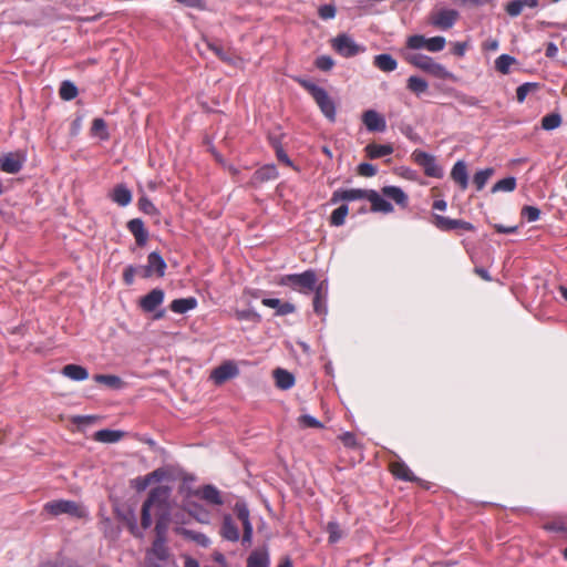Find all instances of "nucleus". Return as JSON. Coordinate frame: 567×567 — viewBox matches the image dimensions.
<instances>
[{
  "label": "nucleus",
  "mask_w": 567,
  "mask_h": 567,
  "mask_svg": "<svg viewBox=\"0 0 567 567\" xmlns=\"http://www.w3.org/2000/svg\"><path fill=\"white\" fill-rule=\"evenodd\" d=\"M389 468L392 475L398 480L404 482H415L420 484L422 483V480L416 477L410 467L402 461H394L390 463Z\"/></svg>",
  "instance_id": "obj_14"
},
{
  "label": "nucleus",
  "mask_w": 567,
  "mask_h": 567,
  "mask_svg": "<svg viewBox=\"0 0 567 567\" xmlns=\"http://www.w3.org/2000/svg\"><path fill=\"white\" fill-rule=\"evenodd\" d=\"M276 385L281 390H288L295 384V377L284 369H276L274 371Z\"/></svg>",
  "instance_id": "obj_32"
},
{
  "label": "nucleus",
  "mask_w": 567,
  "mask_h": 567,
  "mask_svg": "<svg viewBox=\"0 0 567 567\" xmlns=\"http://www.w3.org/2000/svg\"><path fill=\"white\" fill-rule=\"evenodd\" d=\"M165 543V537H156L148 554L153 555L158 560H167L169 557V551Z\"/></svg>",
  "instance_id": "obj_31"
},
{
  "label": "nucleus",
  "mask_w": 567,
  "mask_h": 567,
  "mask_svg": "<svg viewBox=\"0 0 567 567\" xmlns=\"http://www.w3.org/2000/svg\"><path fill=\"white\" fill-rule=\"evenodd\" d=\"M373 64L375 68L383 72H392L398 66L396 60L391 54L388 53L375 55L373 59Z\"/></svg>",
  "instance_id": "obj_29"
},
{
  "label": "nucleus",
  "mask_w": 567,
  "mask_h": 567,
  "mask_svg": "<svg viewBox=\"0 0 567 567\" xmlns=\"http://www.w3.org/2000/svg\"><path fill=\"white\" fill-rule=\"evenodd\" d=\"M261 303L266 307L276 309L277 316H286L295 312L296 307L290 302H282L277 298H264Z\"/></svg>",
  "instance_id": "obj_24"
},
{
  "label": "nucleus",
  "mask_w": 567,
  "mask_h": 567,
  "mask_svg": "<svg viewBox=\"0 0 567 567\" xmlns=\"http://www.w3.org/2000/svg\"><path fill=\"white\" fill-rule=\"evenodd\" d=\"M538 87V84L537 83H532V82H526L522 85H519L516 90V99L519 103L524 102L526 96L532 92V91H535L537 90Z\"/></svg>",
  "instance_id": "obj_45"
},
{
  "label": "nucleus",
  "mask_w": 567,
  "mask_h": 567,
  "mask_svg": "<svg viewBox=\"0 0 567 567\" xmlns=\"http://www.w3.org/2000/svg\"><path fill=\"white\" fill-rule=\"evenodd\" d=\"M94 381L100 384H104L111 389H121L124 386L123 380L114 374H95Z\"/></svg>",
  "instance_id": "obj_34"
},
{
  "label": "nucleus",
  "mask_w": 567,
  "mask_h": 567,
  "mask_svg": "<svg viewBox=\"0 0 567 567\" xmlns=\"http://www.w3.org/2000/svg\"><path fill=\"white\" fill-rule=\"evenodd\" d=\"M235 317L237 320H250V321H260V316L254 310H236Z\"/></svg>",
  "instance_id": "obj_55"
},
{
  "label": "nucleus",
  "mask_w": 567,
  "mask_h": 567,
  "mask_svg": "<svg viewBox=\"0 0 567 567\" xmlns=\"http://www.w3.org/2000/svg\"><path fill=\"white\" fill-rule=\"evenodd\" d=\"M446 41L444 37H433L426 39V49L430 52H440L445 48Z\"/></svg>",
  "instance_id": "obj_49"
},
{
  "label": "nucleus",
  "mask_w": 567,
  "mask_h": 567,
  "mask_svg": "<svg viewBox=\"0 0 567 567\" xmlns=\"http://www.w3.org/2000/svg\"><path fill=\"white\" fill-rule=\"evenodd\" d=\"M196 496L200 497L203 501L208 504L220 506L224 504V499L221 493L214 485L207 484L197 489L194 493Z\"/></svg>",
  "instance_id": "obj_16"
},
{
  "label": "nucleus",
  "mask_w": 567,
  "mask_h": 567,
  "mask_svg": "<svg viewBox=\"0 0 567 567\" xmlns=\"http://www.w3.org/2000/svg\"><path fill=\"white\" fill-rule=\"evenodd\" d=\"M92 132L94 134H101L103 133L102 137L103 138H106L107 137V133H106V123L103 118H94L93 122H92Z\"/></svg>",
  "instance_id": "obj_59"
},
{
  "label": "nucleus",
  "mask_w": 567,
  "mask_h": 567,
  "mask_svg": "<svg viewBox=\"0 0 567 567\" xmlns=\"http://www.w3.org/2000/svg\"><path fill=\"white\" fill-rule=\"evenodd\" d=\"M24 163V156L20 153H8L0 157V169L8 174L20 172Z\"/></svg>",
  "instance_id": "obj_12"
},
{
  "label": "nucleus",
  "mask_w": 567,
  "mask_h": 567,
  "mask_svg": "<svg viewBox=\"0 0 567 567\" xmlns=\"http://www.w3.org/2000/svg\"><path fill=\"white\" fill-rule=\"evenodd\" d=\"M164 300V291L159 288H155L147 295L141 298L140 306L146 312L154 311Z\"/></svg>",
  "instance_id": "obj_17"
},
{
  "label": "nucleus",
  "mask_w": 567,
  "mask_h": 567,
  "mask_svg": "<svg viewBox=\"0 0 567 567\" xmlns=\"http://www.w3.org/2000/svg\"><path fill=\"white\" fill-rule=\"evenodd\" d=\"M132 487L135 488L137 492L145 491L150 485V478L147 475L138 476L132 481Z\"/></svg>",
  "instance_id": "obj_58"
},
{
  "label": "nucleus",
  "mask_w": 567,
  "mask_h": 567,
  "mask_svg": "<svg viewBox=\"0 0 567 567\" xmlns=\"http://www.w3.org/2000/svg\"><path fill=\"white\" fill-rule=\"evenodd\" d=\"M278 177L277 167L274 164L264 165L258 168L250 178V185L258 187L262 183L276 179Z\"/></svg>",
  "instance_id": "obj_15"
},
{
  "label": "nucleus",
  "mask_w": 567,
  "mask_h": 567,
  "mask_svg": "<svg viewBox=\"0 0 567 567\" xmlns=\"http://www.w3.org/2000/svg\"><path fill=\"white\" fill-rule=\"evenodd\" d=\"M493 174L494 169L491 167L476 172L473 177L476 189L482 190Z\"/></svg>",
  "instance_id": "obj_41"
},
{
  "label": "nucleus",
  "mask_w": 567,
  "mask_h": 567,
  "mask_svg": "<svg viewBox=\"0 0 567 567\" xmlns=\"http://www.w3.org/2000/svg\"><path fill=\"white\" fill-rule=\"evenodd\" d=\"M298 423L303 427L321 429L323 424L316 417L305 414L298 417Z\"/></svg>",
  "instance_id": "obj_52"
},
{
  "label": "nucleus",
  "mask_w": 567,
  "mask_h": 567,
  "mask_svg": "<svg viewBox=\"0 0 567 567\" xmlns=\"http://www.w3.org/2000/svg\"><path fill=\"white\" fill-rule=\"evenodd\" d=\"M136 272H137V268H135L134 266H127L123 272L124 282L126 285H132Z\"/></svg>",
  "instance_id": "obj_63"
},
{
  "label": "nucleus",
  "mask_w": 567,
  "mask_h": 567,
  "mask_svg": "<svg viewBox=\"0 0 567 567\" xmlns=\"http://www.w3.org/2000/svg\"><path fill=\"white\" fill-rule=\"evenodd\" d=\"M406 87L416 95H421L427 91L429 84L422 78L410 76L406 82Z\"/></svg>",
  "instance_id": "obj_36"
},
{
  "label": "nucleus",
  "mask_w": 567,
  "mask_h": 567,
  "mask_svg": "<svg viewBox=\"0 0 567 567\" xmlns=\"http://www.w3.org/2000/svg\"><path fill=\"white\" fill-rule=\"evenodd\" d=\"M172 488L159 485L151 489L148 497L142 505L141 525L147 529L152 525L151 508L155 507L158 514H171Z\"/></svg>",
  "instance_id": "obj_1"
},
{
  "label": "nucleus",
  "mask_w": 567,
  "mask_h": 567,
  "mask_svg": "<svg viewBox=\"0 0 567 567\" xmlns=\"http://www.w3.org/2000/svg\"><path fill=\"white\" fill-rule=\"evenodd\" d=\"M207 47L210 51H213L221 61L227 63H233V59L227 54V52L219 44L208 42Z\"/></svg>",
  "instance_id": "obj_53"
},
{
  "label": "nucleus",
  "mask_w": 567,
  "mask_h": 567,
  "mask_svg": "<svg viewBox=\"0 0 567 567\" xmlns=\"http://www.w3.org/2000/svg\"><path fill=\"white\" fill-rule=\"evenodd\" d=\"M137 205H138L140 210H142L143 213H145L147 215H158L159 214V212L156 208V206L146 196H142L138 199Z\"/></svg>",
  "instance_id": "obj_47"
},
{
  "label": "nucleus",
  "mask_w": 567,
  "mask_h": 567,
  "mask_svg": "<svg viewBox=\"0 0 567 567\" xmlns=\"http://www.w3.org/2000/svg\"><path fill=\"white\" fill-rule=\"evenodd\" d=\"M336 7L332 4H324L319 8V17L323 20L332 19L336 16Z\"/></svg>",
  "instance_id": "obj_60"
},
{
  "label": "nucleus",
  "mask_w": 567,
  "mask_h": 567,
  "mask_svg": "<svg viewBox=\"0 0 567 567\" xmlns=\"http://www.w3.org/2000/svg\"><path fill=\"white\" fill-rule=\"evenodd\" d=\"M548 532L567 533V517H556L544 525Z\"/></svg>",
  "instance_id": "obj_42"
},
{
  "label": "nucleus",
  "mask_w": 567,
  "mask_h": 567,
  "mask_svg": "<svg viewBox=\"0 0 567 567\" xmlns=\"http://www.w3.org/2000/svg\"><path fill=\"white\" fill-rule=\"evenodd\" d=\"M362 122L369 132H384L386 122L383 115L374 110H368L362 114Z\"/></svg>",
  "instance_id": "obj_13"
},
{
  "label": "nucleus",
  "mask_w": 567,
  "mask_h": 567,
  "mask_svg": "<svg viewBox=\"0 0 567 567\" xmlns=\"http://www.w3.org/2000/svg\"><path fill=\"white\" fill-rule=\"evenodd\" d=\"M78 93L79 91L74 83L70 81H63L61 83L59 94L62 100L71 101L78 96Z\"/></svg>",
  "instance_id": "obj_37"
},
{
  "label": "nucleus",
  "mask_w": 567,
  "mask_h": 567,
  "mask_svg": "<svg viewBox=\"0 0 567 567\" xmlns=\"http://www.w3.org/2000/svg\"><path fill=\"white\" fill-rule=\"evenodd\" d=\"M197 300L194 297L179 298L172 301L169 308L175 313H185L189 310L195 309Z\"/></svg>",
  "instance_id": "obj_30"
},
{
  "label": "nucleus",
  "mask_w": 567,
  "mask_h": 567,
  "mask_svg": "<svg viewBox=\"0 0 567 567\" xmlns=\"http://www.w3.org/2000/svg\"><path fill=\"white\" fill-rule=\"evenodd\" d=\"M523 7H522V3L519 0H513L511 2H508L505 7V11L506 13L509 16V17H518L522 11H523Z\"/></svg>",
  "instance_id": "obj_57"
},
{
  "label": "nucleus",
  "mask_w": 567,
  "mask_h": 567,
  "mask_svg": "<svg viewBox=\"0 0 567 567\" xmlns=\"http://www.w3.org/2000/svg\"><path fill=\"white\" fill-rule=\"evenodd\" d=\"M234 511L238 517V519L243 524V537H241V544L244 546H250L252 542V534H254V527L250 522V514L248 506L245 502H237L235 504Z\"/></svg>",
  "instance_id": "obj_7"
},
{
  "label": "nucleus",
  "mask_w": 567,
  "mask_h": 567,
  "mask_svg": "<svg viewBox=\"0 0 567 567\" xmlns=\"http://www.w3.org/2000/svg\"><path fill=\"white\" fill-rule=\"evenodd\" d=\"M176 532L178 534L183 535L184 537L196 542L198 545H200L203 547H207L210 544L209 538L205 534L185 529V528H177Z\"/></svg>",
  "instance_id": "obj_35"
},
{
  "label": "nucleus",
  "mask_w": 567,
  "mask_h": 567,
  "mask_svg": "<svg viewBox=\"0 0 567 567\" xmlns=\"http://www.w3.org/2000/svg\"><path fill=\"white\" fill-rule=\"evenodd\" d=\"M299 84L307 90L318 106L320 107L321 112L324 114V116L330 121H336V104L332 101V99L329 96L328 92L317 84L308 81V80H298Z\"/></svg>",
  "instance_id": "obj_2"
},
{
  "label": "nucleus",
  "mask_w": 567,
  "mask_h": 567,
  "mask_svg": "<svg viewBox=\"0 0 567 567\" xmlns=\"http://www.w3.org/2000/svg\"><path fill=\"white\" fill-rule=\"evenodd\" d=\"M382 194L392 199L396 205L402 208L408 207L409 197L408 195L398 186H384L382 188Z\"/></svg>",
  "instance_id": "obj_25"
},
{
  "label": "nucleus",
  "mask_w": 567,
  "mask_h": 567,
  "mask_svg": "<svg viewBox=\"0 0 567 567\" xmlns=\"http://www.w3.org/2000/svg\"><path fill=\"white\" fill-rule=\"evenodd\" d=\"M327 532L329 534V543L331 544L338 543L342 537V530L337 522H329Z\"/></svg>",
  "instance_id": "obj_48"
},
{
  "label": "nucleus",
  "mask_w": 567,
  "mask_h": 567,
  "mask_svg": "<svg viewBox=\"0 0 567 567\" xmlns=\"http://www.w3.org/2000/svg\"><path fill=\"white\" fill-rule=\"evenodd\" d=\"M412 157L417 165L423 167L425 175L430 177L442 176V169L437 166L433 155L421 150H415L412 153Z\"/></svg>",
  "instance_id": "obj_10"
},
{
  "label": "nucleus",
  "mask_w": 567,
  "mask_h": 567,
  "mask_svg": "<svg viewBox=\"0 0 567 567\" xmlns=\"http://www.w3.org/2000/svg\"><path fill=\"white\" fill-rule=\"evenodd\" d=\"M522 216L529 223L536 221L540 216V210L535 206H524L522 208Z\"/></svg>",
  "instance_id": "obj_54"
},
{
  "label": "nucleus",
  "mask_w": 567,
  "mask_h": 567,
  "mask_svg": "<svg viewBox=\"0 0 567 567\" xmlns=\"http://www.w3.org/2000/svg\"><path fill=\"white\" fill-rule=\"evenodd\" d=\"M515 62L516 59L514 56L502 54L495 60V69L502 74H507Z\"/></svg>",
  "instance_id": "obj_39"
},
{
  "label": "nucleus",
  "mask_w": 567,
  "mask_h": 567,
  "mask_svg": "<svg viewBox=\"0 0 567 567\" xmlns=\"http://www.w3.org/2000/svg\"><path fill=\"white\" fill-rule=\"evenodd\" d=\"M433 225L442 231L455 230V219L442 216L433 215Z\"/></svg>",
  "instance_id": "obj_38"
},
{
  "label": "nucleus",
  "mask_w": 567,
  "mask_h": 567,
  "mask_svg": "<svg viewBox=\"0 0 567 567\" xmlns=\"http://www.w3.org/2000/svg\"><path fill=\"white\" fill-rule=\"evenodd\" d=\"M270 558L268 546L254 549L247 558V567H269Z\"/></svg>",
  "instance_id": "obj_19"
},
{
  "label": "nucleus",
  "mask_w": 567,
  "mask_h": 567,
  "mask_svg": "<svg viewBox=\"0 0 567 567\" xmlns=\"http://www.w3.org/2000/svg\"><path fill=\"white\" fill-rule=\"evenodd\" d=\"M111 199L120 206H127L132 202L131 190L123 184L116 185L110 195Z\"/></svg>",
  "instance_id": "obj_26"
},
{
  "label": "nucleus",
  "mask_w": 567,
  "mask_h": 567,
  "mask_svg": "<svg viewBox=\"0 0 567 567\" xmlns=\"http://www.w3.org/2000/svg\"><path fill=\"white\" fill-rule=\"evenodd\" d=\"M349 213L348 205L343 204L334 209L330 216V224L332 226L339 227L342 226L346 221V217Z\"/></svg>",
  "instance_id": "obj_40"
},
{
  "label": "nucleus",
  "mask_w": 567,
  "mask_h": 567,
  "mask_svg": "<svg viewBox=\"0 0 567 567\" xmlns=\"http://www.w3.org/2000/svg\"><path fill=\"white\" fill-rule=\"evenodd\" d=\"M367 199L371 203L372 212H380L384 214L393 212L392 204L385 200L377 190L369 189Z\"/></svg>",
  "instance_id": "obj_21"
},
{
  "label": "nucleus",
  "mask_w": 567,
  "mask_h": 567,
  "mask_svg": "<svg viewBox=\"0 0 567 567\" xmlns=\"http://www.w3.org/2000/svg\"><path fill=\"white\" fill-rule=\"evenodd\" d=\"M561 124V116L558 113H550L542 118V127L546 131H551L559 127Z\"/></svg>",
  "instance_id": "obj_44"
},
{
  "label": "nucleus",
  "mask_w": 567,
  "mask_h": 567,
  "mask_svg": "<svg viewBox=\"0 0 567 567\" xmlns=\"http://www.w3.org/2000/svg\"><path fill=\"white\" fill-rule=\"evenodd\" d=\"M358 173L364 177H372L377 174V168L370 163H361L358 166Z\"/></svg>",
  "instance_id": "obj_61"
},
{
  "label": "nucleus",
  "mask_w": 567,
  "mask_h": 567,
  "mask_svg": "<svg viewBox=\"0 0 567 567\" xmlns=\"http://www.w3.org/2000/svg\"><path fill=\"white\" fill-rule=\"evenodd\" d=\"M238 373L237 365L231 361H226L214 369L210 377L216 384H223L227 380L237 377Z\"/></svg>",
  "instance_id": "obj_11"
},
{
  "label": "nucleus",
  "mask_w": 567,
  "mask_h": 567,
  "mask_svg": "<svg viewBox=\"0 0 567 567\" xmlns=\"http://www.w3.org/2000/svg\"><path fill=\"white\" fill-rule=\"evenodd\" d=\"M452 179L460 186L462 190H465L468 186V174L466 164L463 161H458L454 164L451 171Z\"/></svg>",
  "instance_id": "obj_22"
},
{
  "label": "nucleus",
  "mask_w": 567,
  "mask_h": 567,
  "mask_svg": "<svg viewBox=\"0 0 567 567\" xmlns=\"http://www.w3.org/2000/svg\"><path fill=\"white\" fill-rule=\"evenodd\" d=\"M220 536L228 540L236 543L240 538L239 529L230 515H224L223 524L220 527Z\"/></svg>",
  "instance_id": "obj_20"
},
{
  "label": "nucleus",
  "mask_w": 567,
  "mask_h": 567,
  "mask_svg": "<svg viewBox=\"0 0 567 567\" xmlns=\"http://www.w3.org/2000/svg\"><path fill=\"white\" fill-rule=\"evenodd\" d=\"M127 229L134 236L136 245L144 247L148 239V231L141 218H133L127 223Z\"/></svg>",
  "instance_id": "obj_18"
},
{
  "label": "nucleus",
  "mask_w": 567,
  "mask_h": 567,
  "mask_svg": "<svg viewBox=\"0 0 567 567\" xmlns=\"http://www.w3.org/2000/svg\"><path fill=\"white\" fill-rule=\"evenodd\" d=\"M166 267L164 258L157 251H153L147 256V264L140 268V275L143 278H150L154 275L163 277Z\"/></svg>",
  "instance_id": "obj_9"
},
{
  "label": "nucleus",
  "mask_w": 567,
  "mask_h": 567,
  "mask_svg": "<svg viewBox=\"0 0 567 567\" xmlns=\"http://www.w3.org/2000/svg\"><path fill=\"white\" fill-rule=\"evenodd\" d=\"M369 189L350 188L344 189V202L367 199Z\"/></svg>",
  "instance_id": "obj_46"
},
{
  "label": "nucleus",
  "mask_w": 567,
  "mask_h": 567,
  "mask_svg": "<svg viewBox=\"0 0 567 567\" xmlns=\"http://www.w3.org/2000/svg\"><path fill=\"white\" fill-rule=\"evenodd\" d=\"M367 156L374 159L393 153V147L390 144H375L370 143L364 148Z\"/></svg>",
  "instance_id": "obj_28"
},
{
  "label": "nucleus",
  "mask_w": 567,
  "mask_h": 567,
  "mask_svg": "<svg viewBox=\"0 0 567 567\" xmlns=\"http://www.w3.org/2000/svg\"><path fill=\"white\" fill-rule=\"evenodd\" d=\"M157 520L155 525L156 537H165L167 525L169 522L171 514H157Z\"/></svg>",
  "instance_id": "obj_50"
},
{
  "label": "nucleus",
  "mask_w": 567,
  "mask_h": 567,
  "mask_svg": "<svg viewBox=\"0 0 567 567\" xmlns=\"http://www.w3.org/2000/svg\"><path fill=\"white\" fill-rule=\"evenodd\" d=\"M124 433L115 430H100L95 432L94 439L102 443H115L123 437Z\"/></svg>",
  "instance_id": "obj_33"
},
{
  "label": "nucleus",
  "mask_w": 567,
  "mask_h": 567,
  "mask_svg": "<svg viewBox=\"0 0 567 567\" xmlns=\"http://www.w3.org/2000/svg\"><path fill=\"white\" fill-rule=\"evenodd\" d=\"M43 509L52 516L65 514L78 519L87 517L86 508L80 503L70 499H54L44 504Z\"/></svg>",
  "instance_id": "obj_3"
},
{
  "label": "nucleus",
  "mask_w": 567,
  "mask_h": 567,
  "mask_svg": "<svg viewBox=\"0 0 567 567\" xmlns=\"http://www.w3.org/2000/svg\"><path fill=\"white\" fill-rule=\"evenodd\" d=\"M406 47L412 50L426 49V39L421 34L411 35L406 40Z\"/></svg>",
  "instance_id": "obj_51"
},
{
  "label": "nucleus",
  "mask_w": 567,
  "mask_h": 567,
  "mask_svg": "<svg viewBox=\"0 0 567 567\" xmlns=\"http://www.w3.org/2000/svg\"><path fill=\"white\" fill-rule=\"evenodd\" d=\"M406 61L421 69L424 72L430 73L431 75L439 78V79H447L450 78V72L440 63H436L431 56L421 54V53H414L410 54L406 58Z\"/></svg>",
  "instance_id": "obj_5"
},
{
  "label": "nucleus",
  "mask_w": 567,
  "mask_h": 567,
  "mask_svg": "<svg viewBox=\"0 0 567 567\" xmlns=\"http://www.w3.org/2000/svg\"><path fill=\"white\" fill-rule=\"evenodd\" d=\"M280 286H289L302 293H310L317 286V275L313 270H306L302 274L285 275L279 280Z\"/></svg>",
  "instance_id": "obj_4"
},
{
  "label": "nucleus",
  "mask_w": 567,
  "mask_h": 567,
  "mask_svg": "<svg viewBox=\"0 0 567 567\" xmlns=\"http://www.w3.org/2000/svg\"><path fill=\"white\" fill-rule=\"evenodd\" d=\"M62 374L73 381H83L89 378V371L79 364H66L62 369Z\"/></svg>",
  "instance_id": "obj_27"
},
{
  "label": "nucleus",
  "mask_w": 567,
  "mask_h": 567,
  "mask_svg": "<svg viewBox=\"0 0 567 567\" xmlns=\"http://www.w3.org/2000/svg\"><path fill=\"white\" fill-rule=\"evenodd\" d=\"M315 64L321 71H329L334 65V62L329 55H320L317 58Z\"/></svg>",
  "instance_id": "obj_56"
},
{
  "label": "nucleus",
  "mask_w": 567,
  "mask_h": 567,
  "mask_svg": "<svg viewBox=\"0 0 567 567\" xmlns=\"http://www.w3.org/2000/svg\"><path fill=\"white\" fill-rule=\"evenodd\" d=\"M147 476L152 484L154 482H161L166 476V472L163 468H157V470L148 473Z\"/></svg>",
  "instance_id": "obj_64"
},
{
  "label": "nucleus",
  "mask_w": 567,
  "mask_h": 567,
  "mask_svg": "<svg viewBox=\"0 0 567 567\" xmlns=\"http://www.w3.org/2000/svg\"><path fill=\"white\" fill-rule=\"evenodd\" d=\"M331 45L337 53L344 58H351L364 51V48L357 44L348 34L337 35L332 39Z\"/></svg>",
  "instance_id": "obj_6"
},
{
  "label": "nucleus",
  "mask_w": 567,
  "mask_h": 567,
  "mask_svg": "<svg viewBox=\"0 0 567 567\" xmlns=\"http://www.w3.org/2000/svg\"><path fill=\"white\" fill-rule=\"evenodd\" d=\"M516 188V178L511 176L503 178L494 184L492 193L496 192H513Z\"/></svg>",
  "instance_id": "obj_43"
},
{
  "label": "nucleus",
  "mask_w": 567,
  "mask_h": 567,
  "mask_svg": "<svg viewBox=\"0 0 567 567\" xmlns=\"http://www.w3.org/2000/svg\"><path fill=\"white\" fill-rule=\"evenodd\" d=\"M340 440L347 447H354L357 446V437L351 432H346L342 435H340Z\"/></svg>",
  "instance_id": "obj_62"
},
{
  "label": "nucleus",
  "mask_w": 567,
  "mask_h": 567,
  "mask_svg": "<svg viewBox=\"0 0 567 567\" xmlns=\"http://www.w3.org/2000/svg\"><path fill=\"white\" fill-rule=\"evenodd\" d=\"M313 291V310L317 315L324 316L327 313V284L324 281L320 282Z\"/></svg>",
  "instance_id": "obj_23"
},
{
  "label": "nucleus",
  "mask_w": 567,
  "mask_h": 567,
  "mask_svg": "<svg viewBox=\"0 0 567 567\" xmlns=\"http://www.w3.org/2000/svg\"><path fill=\"white\" fill-rule=\"evenodd\" d=\"M460 13L454 9H441L432 12L430 16V23L440 29L449 30L458 20Z\"/></svg>",
  "instance_id": "obj_8"
}]
</instances>
